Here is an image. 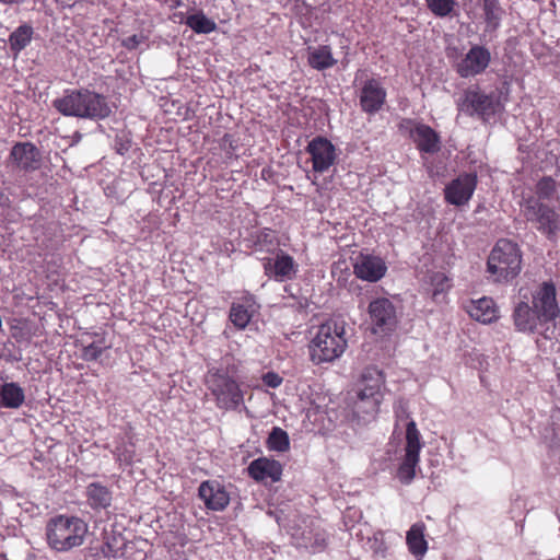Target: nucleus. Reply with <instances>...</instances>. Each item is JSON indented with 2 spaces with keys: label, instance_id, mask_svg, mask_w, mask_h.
Masks as SVG:
<instances>
[{
  "label": "nucleus",
  "instance_id": "obj_1",
  "mask_svg": "<svg viewBox=\"0 0 560 560\" xmlns=\"http://www.w3.org/2000/svg\"><path fill=\"white\" fill-rule=\"evenodd\" d=\"M559 313L556 288L551 282H544L532 294V305L526 301L515 305L513 322L516 330L533 334L539 324L555 320Z\"/></svg>",
  "mask_w": 560,
  "mask_h": 560
},
{
  "label": "nucleus",
  "instance_id": "obj_2",
  "mask_svg": "<svg viewBox=\"0 0 560 560\" xmlns=\"http://www.w3.org/2000/svg\"><path fill=\"white\" fill-rule=\"evenodd\" d=\"M52 105L62 115L79 118L103 119L110 114L105 97L89 90L71 91L56 98Z\"/></svg>",
  "mask_w": 560,
  "mask_h": 560
},
{
  "label": "nucleus",
  "instance_id": "obj_3",
  "mask_svg": "<svg viewBox=\"0 0 560 560\" xmlns=\"http://www.w3.org/2000/svg\"><path fill=\"white\" fill-rule=\"evenodd\" d=\"M347 348L343 324L328 320L322 324L310 342V358L314 364L332 362L338 359Z\"/></svg>",
  "mask_w": 560,
  "mask_h": 560
},
{
  "label": "nucleus",
  "instance_id": "obj_4",
  "mask_svg": "<svg viewBox=\"0 0 560 560\" xmlns=\"http://www.w3.org/2000/svg\"><path fill=\"white\" fill-rule=\"evenodd\" d=\"M88 524L77 516L59 515L46 526L48 545L56 551L66 552L83 544Z\"/></svg>",
  "mask_w": 560,
  "mask_h": 560
},
{
  "label": "nucleus",
  "instance_id": "obj_5",
  "mask_svg": "<svg viewBox=\"0 0 560 560\" xmlns=\"http://www.w3.org/2000/svg\"><path fill=\"white\" fill-rule=\"evenodd\" d=\"M521 269L522 254L518 245L511 240H499L488 257L487 271L495 277V281H508L515 278Z\"/></svg>",
  "mask_w": 560,
  "mask_h": 560
},
{
  "label": "nucleus",
  "instance_id": "obj_6",
  "mask_svg": "<svg viewBox=\"0 0 560 560\" xmlns=\"http://www.w3.org/2000/svg\"><path fill=\"white\" fill-rule=\"evenodd\" d=\"M206 383L220 409L233 410L243 402V393L235 380L223 370L208 372Z\"/></svg>",
  "mask_w": 560,
  "mask_h": 560
},
{
  "label": "nucleus",
  "instance_id": "obj_7",
  "mask_svg": "<svg viewBox=\"0 0 560 560\" xmlns=\"http://www.w3.org/2000/svg\"><path fill=\"white\" fill-rule=\"evenodd\" d=\"M362 387L354 402L357 412L375 413L382 399V388L385 383L383 372L376 366H369L362 373Z\"/></svg>",
  "mask_w": 560,
  "mask_h": 560
},
{
  "label": "nucleus",
  "instance_id": "obj_8",
  "mask_svg": "<svg viewBox=\"0 0 560 560\" xmlns=\"http://www.w3.org/2000/svg\"><path fill=\"white\" fill-rule=\"evenodd\" d=\"M421 447L420 433L416 422L410 420L406 428L405 456L397 471V477L402 483H410L413 480Z\"/></svg>",
  "mask_w": 560,
  "mask_h": 560
},
{
  "label": "nucleus",
  "instance_id": "obj_9",
  "mask_svg": "<svg viewBox=\"0 0 560 560\" xmlns=\"http://www.w3.org/2000/svg\"><path fill=\"white\" fill-rule=\"evenodd\" d=\"M524 215L527 221L536 223L537 229L550 238L560 230L559 214L538 199L530 198L525 202Z\"/></svg>",
  "mask_w": 560,
  "mask_h": 560
},
{
  "label": "nucleus",
  "instance_id": "obj_10",
  "mask_svg": "<svg viewBox=\"0 0 560 560\" xmlns=\"http://www.w3.org/2000/svg\"><path fill=\"white\" fill-rule=\"evenodd\" d=\"M490 61L491 54L488 48L472 45L466 55L456 62L455 70L460 78H471L485 72Z\"/></svg>",
  "mask_w": 560,
  "mask_h": 560
},
{
  "label": "nucleus",
  "instance_id": "obj_11",
  "mask_svg": "<svg viewBox=\"0 0 560 560\" xmlns=\"http://www.w3.org/2000/svg\"><path fill=\"white\" fill-rule=\"evenodd\" d=\"M477 186V175L475 173H464L453 179L444 189L445 200L453 206L466 205Z\"/></svg>",
  "mask_w": 560,
  "mask_h": 560
},
{
  "label": "nucleus",
  "instance_id": "obj_12",
  "mask_svg": "<svg viewBox=\"0 0 560 560\" xmlns=\"http://www.w3.org/2000/svg\"><path fill=\"white\" fill-rule=\"evenodd\" d=\"M457 106L460 112L469 116L475 114L488 116L494 113L495 100L491 95L469 89L458 100Z\"/></svg>",
  "mask_w": 560,
  "mask_h": 560
},
{
  "label": "nucleus",
  "instance_id": "obj_13",
  "mask_svg": "<svg viewBox=\"0 0 560 560\" xmlns=\"http://www.w3.org/2000/svg\"><path fill=\"white\" fill-rule=\"evenodd\" d=\"M386 270L387 266L380 256L360 253L354 258V275L362 280L376 282L385 276Z\"/></svg>",
  "mask_w": 560,
  "mask_h": 560
},
{
  "label": "nucleus",
  "instance_id": "obj_14",
  "mask_svg": "<svg viewBox=\"0 0 560 560\" xmlns=\"http://www.w3.org/2000/svg\"><path fill=\"white\" fill-rule=\"evenodd\" d=\"M369 313L372 324L375 326V332L390 331L396 326V308L388 299H377L371 302Z\"/></svg>",
  "mask_w": 560,
  "mask_h": 560
},
{
  "label": "nucleus",
  "instance_id": "obj_15",
  "mask_svg": "<svg viewBox=\"0 0 560 560\" xmlns=\"http://www.w3.org/2000/svg\"><path fill=\"white\" fill-rule=\"evenodd\" d=\"M311 154L313 170L318 173L326 172L336 160L335 145L326 138L316 137L307 145Z\"/></svg>",
  "mask_w": 560,
  "mask_h": 560
},
{
  "label": "nucleus",
  "instance_id": "obj_16",
  "mask_svg": "<svg viewBox=\"0 0 560 560\" xmlns=\"http://www.w3.org/2000/svg\"><path fill=\"white\" fill-rule=\"evenodd\" d=\"M264 269L268 277L277 281L292 279L296 273L293 258L282 250H279L273 258L265 259Z\"/></svg>",
  "mask_w": 560,
  "mask_h": 560
},
{
  "label": "nucleus",
  "instance_id": "obj_17",
  "mask_svg": "<svg viewBox=\"0 0 560 560\" xmlns=\"http://www.w3.org/2000/svg\"><path fill=\"white\" fill-rule=\"evenodd\" d=\"M198 494L205 505L212 511H223L230 503L229 493L218 481H203L199 486Z\"/></svg>",
  "mask_w": 560,
  "mask_h": 560
},
{
  "label": "nucleus",
  "instance_id": "obj_18",
  "mask_svg": "<svg viewBox=\"0 0 560 560\" xmlns=\"http://www.w3.org/2000/svg\"><path fill=\"white\" fill-rule=\"evenodd\" d=\"M10 160L23 171H34L39 167L40 153L31 142H19L11 149Z\"/></svg>",
  "mask_w": 560,
  "mask_h": 560
},
{
  "label": "nucleus",
  "instance_id": "obj_19",
  "mask_svg": "<svg viewBox=\"0 0 560 560\" xmlns=\"http://www.w3.org/2000/svg\"><path fill=\"white\" fill-rule=\"evenodd\" d=\"M248 474L257 481L276 482L281 479L282 466L275 459L260 457L249 464Z\"/></svg>",
  "mask_w": 560,
  "mask_h": 560
},
{
  "label": "nucleus",
  "instance_id": "obj_20",
  "mask_svg": "<svg viewBox=\"0 0 560 560\" xmlns=\"http://www.w3.org/2000/svg\"><path fill=\"white\" fill-rule=\"evenodd\" d=\"M386 92L376 80H369L364 83L360 104L365 113L374 114L378 112L385 102Z\"/></svg>",
  "mask_w": 560,
  "mask_h": 560
},
{
  "label": "nucleus",
  "instance_id": "obj_21",
  "mask_svg": "<svg viewBox=\"0 0 560 560\" xmlns=\"http://www.w3.org/2000/svg\"><path fill=\"white\" fill-rule=\"evenodd\" d=\"M467 312L471 318L483 324L491 323L498 318L494 302L490 298L471 301L467 306Z\"/></svg>",
  "mask_w": 560,
  "mask_h": 560
},
{
  "label": "nucleus",
  "instance_id": "obj_22",
  "mask_svg": "<svg viewBox=\"0 0 560 560\" xmlns=\"http://www.w3.org/2000/svg\"><path fill=\"white\" fill-rule=\"evenodd\" d=\"M412 137L420 151L435 153L440 150L438 133L427 125H418L412 131Z\"/></svg>",
  "mask_w": 560,
  "mask_h": 560
},
{
  "label": "nucleus",
  "instance_id": "obj_23",
  "mask_svg": "<svg viewBox=\"0 0 560 560\" xmlns=\"http://www.w3.org/2000/svg\"><path fill=\"white\" fill-rule=\"evenodd\" d=\"M88 504L93 510H105L112 505V491L100 482H92L86 487Z\"/></svg>",
  "mask_w": 560,
  "mask_h": 560
},
{
  "label": "nucleus",
  "instance_id": "obj_24",
  "mask_svg": "<svg viewBox=\"0 0 560 560\" xmlns=\"http://www.w3.org/2000/svg\"><path fill=\"white\" fill-rule=\"evenodd\" d=\"M25 400L24 389L18 383H4L0 388V406L10 409L20 408Z\"/></svg>",
  "mask_w": 560,
  "mask_h": 560
},
{
  "label": "nucleus",
  "instance_id": "obj_25",
  "mask_svg": "<svg viewBox=\"0 0 560 560\" xmlns=\"http://www.w3.org/2000/svg\"><path fill=\"white\" fill-rule=\"evenodd\" d=\"M424 529L425 526L423 523H416L407 532L406 541L409 551L416 558H422L428 550V542L424 539Z\"/></svg>",
  "mask_w": 560,
  "mask_h": 560
},
{
  "label": "nucleus",
  "instance_id": "obj_26",
  "mask_svg": "<svg viewBox=\"0 0 560 560\" xmlns=\"http://www.w3.org/2000/svg\"><path fill=\"white\" fill-rule=\"evenodd\" d=\"M307 61L310 66L316 70H325L336 63L331 49L328 46H319L317 48L308 47Z\"/></svg>",
  "mask_w": 560,
  "mask_h": 560
},
{
  "label": "nucleus",
  "instance_id": "obj_27",
  "mask_svg": "<svg viewBox=\"0 0 560 560\" xmlns=\"http://www.w3.org/2000/svg\"><path fill=\"white\" fill-rule=\"evenodd\" d=\"M104 542L101 548V552L106 558H117L121 553L122 547L125 546V539L120 534H116L114 529L106 530L103 533Z\"/></svg>",
  "mask_w": 560,
  "mask_h": 560
},
{
  "label": "nucleus",
  "instance_id": "obj_28",
  "mask_svg": "<svg viewBox=\"0 0 560 560\" xmlns=\"http://www.w3.org/2000/svg\"><path fill=\"white\" fill-rule=\"evenodd\" d=\"M482 9L485 12V20L487 28L495 31L503 14V10L500 7L499 0H483Z\"/></svg>",
  "mask_w": 560,
  "mask_h": 560
},
{
  "label": "nucleus",
  "instance_id": "obj_29",
  "mask_svg": "<svg viewBox=\"0 0 560 560\" xmlns=\"http://www.w3.org/2000/svg\"><path fill=\"white\" fill-rule=\"evenodd\" d=\"M186 25L198 34H209L217 27L215 22L207 18L202 12L188 15Z\"/></svg>",
  "mask_w": 560,
  "mask_h": 560
},
{
  "label": "nucleus",
  "instance_id": "obj_30",
  "mask_svg": "<svg viewBox=\"0 0 560 560\" xmlns=\"http://www.w3.org/2000/svg\"><path fill=\"white\" fill-rule=\"evenodd\" d=\"M33 28L28 25L19 26L9 38L11 49L19 52L31 42Z\"/></svg>",
  "mask_w": 560,
  "mask_h": 560
},
{
  "label": "nucleus",
  "instance_id": "obj_31",
  "mask_svg": "<svg viewBox=\"0 0 560 560\" xmlns=\"http://www.w3.org/2000/svg\"><path fill=\"white\" fill-rule=\"evenodd\" d=\"M267 444L272 451L285 452L290 446L289 435L281 428L275 427L269 433Z\"/></svg>",
  "mask_w": 560,
  "mask_h": 560
},
{
  "label": "nucleus",
  "instance_id": "obj_32",
  "mask_svg": "<svg viewBox=\"0 0 560 560\" xmlns=\"http://www.w3.org/2000/svg\"><path fill=\"white\" fill-rule=\"evenodd\" d=\"M425 2L435 16L446 18L455 14L456 0H425Z\"/></svg>",
  "mask_w": 560,
  "mask_h": 560
},
{
  "label": "nucleus",
  "instance_id": "obj_33",
  "mask_svg": "<svg viewBox=\"0 0 560 560\" xmlns=\"http://www.w3.org/2000/svg\"><path fill=\"white\" fill-rule=\"evenodd\" d=\"M296 545L299 547H304L306 549H311L313 552H317L324 549L326 545V536L324 533H316L315 535H305L302 534L301 538H296Z\"/></svg>",
  "mask_w": 560,
  "mask_h": 560
},
{
  "label": "nucleus",
  "instance_id": "obj_34",
  "mask_svg": "<svg viewBox=\"0 0 560 560\" xmlns=\"http://www.w3.org/2000/svg\"><path fill=\"white\" fill-rule=\"evenodd\" d=\"M252 318V313L242 304H233L230 311V319L235 327L244 329Z\"/></svg>",
  "mask_w": 560,
  "mask_h": 560
},
{
  "label": "nucleus",
  "instance_id": "obj_35",
  "mask_svg": "<svg viewBox=\"0 0 560 560\" xmlns=\"http://www.w3.org/2000/svg\"><path fill=\"white\" fill-rule=\"evenodd\" d=\"M556 189V182L550 177H545L537 184V195L539 199H550Z\"/></svg>",
  "mask_w": 560,
  "mask_h": 560
},
{
  "label": "nucleus",
  "instance_id": "obj_36",
  "mask_svg": "<svg viewBox=\"0 0 560 560\" xmlns=\"http://www.w3.org/2000/svg\"><path fill=\"white\" fill-rule=\"evenodd\" d=\"M106 348V346H101L96 342H92L83 348L82 358L86 361L96 360Z\"/></svg>",
  "mask_w": 560,
  "mask_h": 560
},
{
  "label": "nucleus",
  "instance_id": "obj_37",
  "mask_svg": "<svg viewBox=\"0 0 560 560\" xmlns=\"http://www.w3.org/2000/svg\"><path fill=\"white\" fill-rule=\"evenodd\" d=\"M432 283H434L436 287L433 291V296H436L438 294L442 293L445 291V289L448 287L447 285V278L445 277L444 273L442 272H435L432 278Z\"/></svg>",
  "mask_w": 560,
  "mask_h": 560
},
{
  "label": "nucleus",
  "instance_id": "obj_38",
  "mask_svg": "<svg viewBox=\"0 0 560 560\" xmlns=\"http://www.w3.org/2000/svg\"><path fill=\"white\" fill-rule=\"evenodd\" d=\"M143 40H144L143 35L135 34V35H131V36L122 39V46L129 50L136 49Z\"/></svg>",
  "mask_w": 560,
  "mask_h": 560
},
{
  "label": "nucleus",
  "instance_id": "obj_39",
  "mask_svg": "<svg viewBox=\"0 0 560 560\" xmlns=\"http://www.w3.org/2000/svg\"><path fill=\"white\" fill-rule=\"evenodd\" d=\"M262 380L264 383L271 388L278 387L282 382V378L277 373L273 372H268L267 374H265Z\"/></svg>",
  "mask_w": 560,
  "mask_h": 560
},
{
  "label": "nucleus",
  "instance_id": "obj_40",
  "mask_svg": "<svg viewBox=\"0 0 560 560\" xmlns=\"http://www.w3.org/2000/svg\"><path fill=\"white\" fill-rule=\"evenodd\" d=\"M395 415L398 420L407 419L409 417L407 410V404L404 400H399L395 405Z\"/></svg>",
  "mask_w": 560,
  "mask_h": 560
},
{
  "label": "nucleus",
  "instance_id": "obj_41",
  "mask_svg": "<svg viewBox=\"0 0 560 560\" xmlns=\"http://www.w3.org/2000/svg\"><path fill=\"white\" fill-rule=\"evenodd\" d=\"M19 1L20 0H0V2L3 3V4H12V3H16Z\"/></svg>",
  "mask_w": 560,
  "mask_h": 560
}]
</instances>
